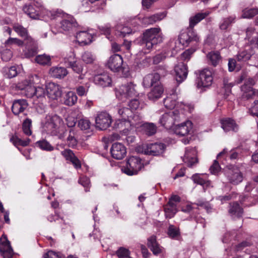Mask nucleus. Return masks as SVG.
I'll list each match as a JSON object with an SVG mask.
<instances>
[{"label":"nucleus","instance_id":"obj_1","mask_svg":"<svg viewBox=\"0 0 258 258\" xmlns=\"http://www.w3.org/2000/svg\"><path fill=\"white\" fill-rule=\"evenodd\" d=\"M118 113L122 117V119H116L115 121L112 126L114 129L118 128L127 129L129 127L136 128L142 127L143 129H156L157 128L156 125L153 123H142L140 122L135 123L132 120H127L126 118H128L130 117H132L133 115V111L130 108L126 107L119 108L118 110Z\"/></svg>","mask_w":258,"mask_h":258},{"label":"nucleus","instance_id":"obj_2","mask_svg":"<svg viewBox=\"0 0 258 258\" xmlns=\"http://www.w3.org/2000/svg\"><path fill=\"white\" fill-rule=\"evenodd\" d=\"M162 41L163 37L160 29L153 28L146 30L143 33L142 44L149 50Z\"/></svg>","mask_w":258,"mask_h":258},{"label":"nucleus","instance_id":"obj_3","mask_svg":"<svg viewBox=\"0 0 258 258\" xmlns=\"http://www.w3.org/2000/svg\"><path fill=\"white\" fill-rule=\"evenodd\" d=\"M136 86V85L130 82L116 88L115 94L116 97L119 100L124 102L130 97L136 96L138 93L135 88Z\"/></svg>","mask_w":258,"mask_h":258},{"label":"nucleus","instance_id":"obj_4","mask_svg":"<svg viewBox=\"0 0 258 258\" xmlns=\"http://www.w3.org/2000/svg\"><path fill=\"white\" fill-rule=\"evenodd\" d=\"M143 165L141 159L137 156H132L128 158L126 166L122 170L128 175L137 174L142 169Z\"/></svg>","mask_w":258,"mask_h":258},{"label":"nucleus","instance_id":"obj_5","mask_svg":"<svg viewBox=\"0 0 258 258\" xmlns=\"http://www.w3.org/2000/svg\"><path fill=\"white\" fill-rule=\"evenodd\" d=\"M179 42L183 46H188L190 44L197 43L199 40V37L194 29L187 28L186 31L180 33L179 36Z\"/></svg>","mask_w":258,"mask_h":258},{"label":"nucleus","instance_id":"obj_6","mask_svg":"<svg viewBox=\"0 0 258 258\" xmlns=\"http://www.w3.org/2000/svg\"><path fill=\"white\" fill-rule=\"evenodd\" d=\"M62 120L56 114H48L42 119L41 127L48 129L58 128L61 127Z\"/></svg>","mask_w":258,"mask_h":258},{"label":"nucleus","instance_id":"obj_7","mask_svg":"<svg viewBox=\"0 0 258 258\" xmlns=\"http://www.w3.org/2000/svg\"><path fill=\"white\" fill-rule=\"evenodd\" d=\"M112 117L107 112L97 113L95 117V126L98 129H107L111 126Z\"/></svg>","mask_w":258,"mask_h":258},{"label":"nucleus","instance_id":"obj_8","mask_svg":"<svg viewBox=\"0 0 258 258\" xmlns=\"http://www.w3.org/2000/svg\"><path fill=\"white\" fill-rule=\"evenodd\" d=\"M180 201V197L177 195L171 197L164 208L166 218H171L174 216L177 212V204Z\"/></svg>","mask_w":258,"mask_h":258},{"label":"nucleus","instance_id":"obj_9","mask_svg":"<svg viewBox=\"0 0 258 258\" xmlns=\"http://www.w3.org/2000/svg\"><path fill=\"white\" fill-rule=\"evenodd\" d=\"M213 82L212 71L207 68L203 69L200 74L197 82L198 88H206L210 86Z\"/></svg>","mask_w":258,"mask_h":258},{"label":"nucleus","instance_id":"obj_10","mask_svg":"<svg viewBox=\"0 0 258 258\" xmlns=\"http://www.w3.org/2000/svg\"><path fill=\"white\" fill-rule=\"evenodd\" d=\"M64 59L66 65L71 68L74 72L77 74L82 73L83 66L81 62L76 59L74 52H70Z\"/></svg>","mask_w":258,"mask_h":258},{"label":"nucleus","instance_id":"obj_11","mask_svg":"<svg viewBox=\"0 0 258 258\" xmlns=\"http://www.w3.org/2000/svg\"><path fill=\"white\" fill-rule=\"evenodd\" d=\"M229 182L237 184L242 180V175L239 169L233 166L227 168L225 173Z\"/></svg>","mask_w":258,"mask_h":258},{"label":"nucleus","instance_id":"obj_12","mask_svg":"<svg viewBox=\"0 0 258 258\" xmlns=\"http://www.w3.org/2000/svg\"><path fill=\"white\" fill-rule=\"evenodd\" d=\"M0 252L4 258H12L14 254L10 242L5 234L0 238Z\"/></svg>","mask_w":258,"mask_h":258},{"label":"nucleus","instance_id":"obj_13","mask_svg":"<svg viewBox=\"0 0 258 258\" xmlns=\"http://www.w3.org/2000/svg\"><path fill=\"white\" fill-rule=\"evenodd\" d=\"M107 65L111 71L114 72H119L123 68L122 57L119 54L112 55L109 57Z\"/></svg>","mask_w":258,"mask_h":258},{"label":"nucleus","instance_id":"obj_14","mask_svg":"<svg viewBox=\"0 0 258 258\" xmlns=\"http://www.w3.org/2000/svg\"><path fill=\"white\" fill-rule=\"evenodd\" d=\"M197 155V152L195 148H186L182 160L188 167H192L198 162Z\"/></svg>","mask_w":258,"mask_h":258},{"label":"nucleus","instance_id":"obj_15","mask_svg":"<svg viewBox=\"0 0 258 258\" xmlns=\"http://www.w3.org/2000/svg\"><path fill=\"white\" fill-rule=\"evenodd\" d=\"M166 148V145L162 143L151 144L147 146L145 150V154L147 155L158 156L162 154Z\"/></svg>","mask_w":258,"mask_h":258},{"label":"nucleus","instance_id":"obj_16","mask_svg":"<svg viewBox=\"0 0 258 258\" xmlns=\"http://www.w3.org/2000/svg\"><path fill=\"white\" fill-rule=\"evenodd\" d=\"M17 88L23 91L22 94L28 98H31L34 96V86L28 80H24L19 83Z\"/></svg>","mask_w":258,"mask_h":258},{"label":"nucleus","instance_id":"obj_17","mask_svg":"<svg viewBox=\"0 0 258 258\" xmlns=\"http://www.w3.org/2000/svg\"><path fill=\"white\" fill-rule=\"evenodd\" d=\"M46 89L48 97L51 99H57L61 95V87L54 83H49L46 86Z\"/></svg>","mask_w":258,"mask_h":258},{"label":"nucleus","instance_id":"obj_18","mask_svg":"<svg viewBox=\"0 0 258 258\" xmlns=\"http://www.w3.org/2000/svg\"><path fill=\"white\" fill-rule=\"evenodd\" d=\"M160 76L157 73H153L146 75L143 81V85L146 88L154 87L160 84Z\"/></svg>","mask_w":258,"mask_h":258},{"label":"nucleus","instance_id":"obj_19","mask_svg":"<svg viewBox=\"0 0 258 258\" xmlns=\"http://www.w3.org/2000/svg\"><path fill=\"white\" fill-rule=\"evenodd\" d=\"M174 72L176 80L178 83L183 82L188 74L187 66L183 62H179L175 66Z\"/></svg>","mask_w":258,"mask_h":258},{"label":"nucleus","instance_id":"obj_20","mask_svg":"<svg viewBox=\"0 0 258 258\" xmlns=\"http://www.w3.org/2000/svg\"><path fill=\"white\" fill-rule=\"evenodd\" d=\"M125 147L120 143H114L111 149V153L112 157L117 160L122 159L126 154Z\"/></svg>","mask_w":258,"mask_h":258},{"label":"nucleus","instance_id":"obj_21","mask_svg":"<svg viewBox=\"0 0 258 258\" xmlns=\"http://www.w3.org/2000/svg\"><path fill=\"white\" fill-rule=\"evenodd\" d=\"M28 104L26 100H15L12 106V110L15 115H18L24 112L28 108Z\"/></svg>","mask_w":258,"mask_h":258},{"label":"nucleus","instance_id":"obj_22","mask_svg":"<svg viewBox=\"0 0 258 258\" xmlns=\"http://www.w3.org/2000/svg\"><path fill=\"white\" fill-rule=\"evenodd\" d=\"M14 30L21 37L27 41L26 43L31 45L33 42V39L28 35V31L21 25L15 23L13 25Z\"/></svg>","mask_w":258,"mask_h":258},{"label":"nucleus","instance_id":"obj_23","mask_svg":"<svg viewBox=\"0 0 258 258\" xmlns=\"http://www.w3.org/2000/svg\"><path fill=\"white\" fill-rule=\"evenodd\" d=\"M95 83L103 87L109 86L112 82L111 77L107 73L96 75L94 78Z\"/></svg>","mask_w":258,"mask_h":258},{"label":"nucleus","instance_id":"obj_24","mask_svg":"<svg viewBox=\"0 0 258 258\" xmlns=\"http://www.w3.org/2000/svg\"><path fill=\"white\" fill-rule=\"evenodd\" d=\"M210 14L208 11L200 12L196 14L189 19V28L194 29V27L200 23L202 20L205 19Z\"/></svg>","mask_w":258,"mask_h":258},{"label":"nucleus","instance_id":"obj_25","mask_svg":"<svg viewBox=\"0 0 258 258\" xmlns=\"http://www.w3.org/2000/svg\"><path fill=\"white\" fill-rule=\"evenodd\" d=\"M92 34L88 31H80L76 34L78 42L82 45L90 44L92 42Z\"/></svg>","mask_w":258,"mask_h":258},{"label":"nucleus","instance_id":"obj_26","mask_svg":"<svg viewBox=\"0 0 258 258\" xmlns=\"http://www.w3.org/2000/svg\"><path fill=\"white\" fill-rule=\"evenodd\" d=\"M61 154L66 160L70 161L76 169L81 168V165L79 160L75 156L72 150H64L61 152Z\"/></svg>","mask_w":258,"mask_h":258},{"label":"nucleus","instance_id":"obj_27","mask_svg":"<svg viewBox=\"0 0 258 258\" xmlns=\"http://www.w3.org/2000/svg\"><path fill=\"white\" fill-rule=\"evenodd\" d=\"M163 87L160 84L157 85L151 89V91L148 94L149 99L152 101H155L160 97L163 93Z\"/></svg>","mask_w":258,"mask_h":258},{"label":"nucleus","instance_id":"obj_28","mask_svg":"<svg viewBox=\"0 0 258 258\" xmlns=\"http://www.w3.org/2000/svg\"><path fill=\"white\" fill-rule=\"evenodd\" d=\"M243 212V209L237 203H233L230 205L229 213L233 218L241 217Z\"/></svg>","mask_w":258,"mask_h":258},{"label":"nucleus","instance_id":"obj_29","mask_svg":"<svg viewBox=\"0 0 258 258\" xmlns=\"http://www.w3.org/2000/svg\"><path fill=\"white\" fill-rule=\"evenodd\" d=\"M76 26V23L74 19L70 18L68 19L62 20L60 23L59 27L61 31H69L72 30Z\"/></svg>","mask_w":258,"mask_h":258},{"label":"nucleus","instance_id":"obj_30","mask_svg":"<svg viewBox=\"0 0 258 258\" xmlns=\"http://www.w3.org/2000/svg\"><path fill=\"white\" fill-rule=\"evenodd\" d=\"M50 75L55 78H62L68 74L66 69L62 67L51 68L49 72Z\"/></svg>","mask_w":258,"mask_h":258},{"label":"nucleus","instance_id":"obj_31","mask_svg":"<svg viewBox=\"0 0 258 258\" xmlns=\"http://www.w3.org/2000/svg\"><path fill=\"white\" fill-rule=\"evenodd\" d=\"M166 17L164 12L154 14L149 17H146L143 19V22L146 24H152L157 21H161Z\"/></svg>","mask_w":258,"mask_h":258},{"label":"nucleus","instance_id":"obj_32","mask_svg":"<svg viewBox=\"0 0 258 258\" xmlns=\"http://www.w3.org/2000/svg\"><path fill=\"white\" fill-rule=\"evenodd\" d=\"M148 245L154 254H158L161 252V248L157 242L156 236L154 235L148 238Z\"/></svg>","mask_w":258,"mask_h":258},{"label":"nucleus","instance_id":"obj_33","mask_svg":"<svg viewBox=\"0 0 258 258\" xmlns=\"http://www.w3.org/2000/svg\"><path fill=\"white\" fill-rule=\"evenodd\" d=\"M23 11L30 18L33 19H39L38 8L35 6H26L23 8Z\"/></svg>","mask_w":258,"mask_h":258},{"label":"nucleus","instance_id":"obj_34","mask_svg":"<svg viewBox=\"0 0 258 258\" xmlns=\"http://www.w3.org/2000/svg\"><path fill=\"white\" fill-rule=\"evenodd\" d=\"M241 88L243 92L242 97L243 99H251L256 95V91L250 86L247 87L246 84L242 86Z\"/></svg>","mask_w":258,"mask_h":258},{"label":"nucleus","instance_id":"obj_35","mask_svg":"<svg viewBox=\"0 0 258 258\" xmlns=\"http://www.w3.org/2000/svg\"><path fill=\"white\" fill-rule=\"evenodd\" d=\"M251 50H244L242 51H240L237 55V59L238 61H246L249 60L251 57V58H255L256 59V61L258 63V56H253V54L251 53Z\"/></svg>","mask_w":258,"mask_h":258},{"label":"nucleus","instance_id":"obj_36","mask_svg":"<svg viewBox=\"0 0 258 258\" xmlns=\"http://www.w3.org/2000/svg\"><path fill=\"white\" fill-rule=\"evenodd\" d=\"M115 29L118 32V35L124 37L126 34L132 33L136 31L135 29H132L128 25H124L121 24H117L115 27Z\"/></svg>","mask_w":258,"mask_h":258},{"label":"nucleus","instance_id":"obj_37","mask_svg":"<svg viewBox=\"0 0 258 258\" xmlns=\"http://www.w3.org/2000/svg\"><path fill=\"white\" fill-rule=\"evenodd\" d=\"M10 142H12L15 146H22L25 147L28 146L30 142V140L27 138L23 140L16 134L12 135L10 138Z\"/></svg>","mask_w":258,"mask_h":258},{"label":"nucleus","instance_id":"obj_38","mask_svg":"<svg viewBox=\"0 0 258 258\" xmlns=\"http://www.w3.org/2000/svg\"><path fill=\"white\" fill-rule=\"evenodd\" d=\"M171 131H173V133L178 137H183L181 141L184 144L189 143L191 139V133H190V131H191L192 130H182L183 132H180V130H178Z\"/></svg>","mask_w":258,"mask_h":258},{"label":"nucleus","instance_id":"obj_39","mask_svg":"<svg viewBox=\"0 0 258 258\" xmlns=\"http://www.w3.org/2000/svg\"><path fill=\"white\" fill-rule=\"evenodd\" d=\"M82 6L85 12L89 11L95 6H99L101 2L100 0H81Z\"/></svg>","mask_w":258,"mask_h":258},{"label":"nucleus","instance_id":"obj_40","mask_svg":"<svg viewBox=\"0 0 258 258\" xmlns=\"http://www.w3.org/2000/svg\"><path fill=\"white\" fill-rule=\"evenodd\" d=\"M78 97L76 94L72 92H68L64 97V104L68 106H73L77 102Z\"/></svg>","mask_w":258,"mask_h":258},{"label":"nucleus","instance_id":"obj_41","mask_svg":"<svg viewBox=\"0 0 258 258\" xmlns=\"http://www.w3.org/2000/svg\"><path fill=\"white\" fill-rule=\"evenodd\" d=\"M207 58L212 65L217 66L221 60V56L218 51H211L207 54Z\"/></svg>","mask_w":258,"mask_h":258},{"label":"nucleus","instance_id":"obj_42","mask_svg":"<svg viewBox=\"0 0 258 258\" xmlns=\"http://www.w3.org/2000/svg\"><path fill=\"white\" fill-rule=\"evenodd\" d=\"M173 118L168 114H164L160 119V123L165 129H172Z\"/></svg>","mask_w":258,"mask_h":258},{"label":"nucleus","instance_id":"obj_43","mask_svg":"<svg viewBox=\"0 0 258 258\" xmlns=\"http://www.w3.org/2000/svg\"><path fill=\"white\" fill-rule=\"evenodd\" d=\"M221 127L223 128L234 129L238 127L235 121L231 118H225L221 120Z\"/></svg>","mask_w":258,"mask_h":258},{"label":"nucleus","instance_id":"obj_44","mask_svg":"<svg viewBox=\"0 0 258 258\" xmlns=\"http://www.w3.org/2000/svg\"><path fill=\"white\" fill-rule=\"evenodd\" d=\"M51 58L50 56L45 54L38 55L35 59V61L37 63L43 66H50L51 63Z\"/></svg>","mask_w":258,"mask_h":258},{"label":"nucleus","instance_id":"obj_45","mask_svg":"<svg viewBox=\"0 0 258 258\" xmlns=\"http://www.w3.org/2000/svg\"><path fill=\"white\" fill-rule=\"evenodd\" d=\"M191 178L195 183L203 185L204 188H205V187H207L210 185V181L203 179L202 175L200 174L196 173L194 174Z\"/></svg>","mask_w":258,"mask_h":258},{"label":"nucleus","instance_id":"obj_46","mask_svg":"<svg viewBox=\"0 0 258 258\" xmlns=\"http://www.w3.org/2000/svg\"><path fill=\"white\" fill-rule=\"evenodd\" d=\"M258 14V8H245L242 11L241 17L244 19H251Z\"/></svg>","mask_w":258,"mask_h":258},{"label":"nucleus","instance_id":"obj_47","mask_svg":"<svg viewBox=\"0 0 258 258\" xmlns=\"http://www.w3.org/2000/svg\"><path fill=\"white\" fill-rule=\"evenodd\" d=\"M4 71L7 77L9 78L15 77L17 75V69L15 66H12L10 68H5Z\"/></svg>","mask_w":258,"mask_h":258},{"label":"nucleus","instance_id":"obj_48","mask_svg":"<svg viewBox=\"0 0 258 258\" xmlns=\"http://www.w3.org/2000/svg\"><path fill=\"white\" fill-rule=\"evenodd\" d=\"M24 44L23 41L17 38L10 37L5 42V44L8 46H10L13 45H16L19 46H22Z\"/></svg>","mask_w":258,"mask_h":258},{"label":"nucleus","instance_id":"obj_49","mask_svg":"<svg viewBox=\"0 0 258 258\" xmlns=\"http://www.w3.org/2000/svg\"><path fill=\"white\" fill-rule=\"evenodd\" d=\"M91 123L87 118H82L78 121V126L81 129H90Z\"/></svg>","mask_w":258,"mask_h":258},{"label":"nucleus","instance_id":"obj_50","mask_svg":"<svg viewBox=\"0 0 258 258\" xmlns=\"http://www.w3.org/2000/svg\"><path fill=\"white\" fill-rule=\"evenodd\" d=\"M82 59L85 63H91L93 62L94 56L90 52L86 51L82 54Z\"/></svg>","mask_w":258,"mask_h":258},{"label":"nucleus","instance_id":"obj_51","mask_svg":"<svg viewBox=\"0 0 258 258\" xmlns=\"http://www.w3.org/2000/svg\"><path fill=\"white\" fill-rule=\"evenodd\" d=\"M164 104L166 108L172 109L176 106V102L170 97H167L164 100Z\"/></svg>","mask_w":258,"mask_h":258},{"label":"nucleus","instance_id":"obj_52","mask_svg":"<svg viewBox=\"0 0 258 258\" xmlns=\"http://www.w3.org/2000/svg\"><path fill=\"white\" fill-rule=\"evenodd\" d=\"M37 144L39 147L43 150L51 151L53 150V147L45 140L38 142Z\"/></svg>","mask_w":258,"mask_h":258},{"label":"nucleus","instance_id":"obj_53","mask_svg":"<svg viewBox=\"0 0 258 258\" xmlns=\"http://www.w3.org/2000/svg\"><path fill=\"white\" fill-rule=\"evenodd\" d=\"M79 183L82 185L85 188V191H88L90 181L89 179L86 176H82L79 180Z\"/></svg>","mask_w":258,"mask_h":258},{"label":"nucleus","instance_id":"obj_54","mask_svg":"<svg viewBox=\"0 0 258 258\" xmlns=\"http://www.w3.org/2000/svg\"><path fill=\"white\" fill-rule=\"evenodd\" d=\"M2 59L5 61H8L12 57V52L9 49H4L1 52Z\"/></svg>","mask_w":258,"mask_h":258},{"label":"nucleus","instance_id":"obj_55","mask_svg":"<svg viewBox=\"0 0 258 258\" xmlns=\"http://www.w3.org/2000/svg\"><path fill=\"white\" fill-rule=\"evenodd\" d=\"M251 245L252 243L249 241H243L235 246V250L237 252L243 250L245 247L250 246Z\"/></svg>","mask_w":258,"mask_h":258},{"label":"nucleus","instance_id":"obj_56","mask_svg":"<svg viewBox=\"0 0 258 258\" xmlns=\"http://www.w3.org/2000/svg\"><path fill=\"white\" fill-rule=\"evenodd\" d=\"M116 254L119 258H125L129 256L130 251L126 248L120 247L117 250Z\"/></svg>","mask_w":258,"mask_h":258},{"label":"nucleus","instance_id":"obj_57","mask_svg":"<svg viewBox=\"0 0 258 258\" xmlns=\"http://www.w3.org/2000/svg\"><path fill=\"white\" fill-rule=\"evenodd\" d=\"M195 48L188 49L184 51L181 55V59L183 60H188L192 54L195 51Z\"/></svg>","mask_w":258,"mask_h":258},{"label":"nucleus","instance_id":"obj_58","mask_svg":"<svg viewBox=\"0 0 258 258\" xmlns=\"http://www.w3.org/2000/svg\"><path fill=\"white\" fill-rule=\"evenodd\" d=\"M128 106L131 110H137L139 108H142V106H140L139 100L136 99L131 100L129 102Z\"/></svg>","mask_w":258,"mask_h":258},{"label":"nucleus","instance_id":"obj_59","mask_svg":"<svg viewBox=\"0 0 258 258\" xmlns=\"http://www.w3.org/2000/svg\"><path fill=\"white\" fill-rule=\"evenodd\" d=\"M220 166L219 164V163L217 161L214 160L213 164L210 167V170L211 171V173L213 174H216L220 170Z\"/></svg>","mask_w":258,"mask_h":258},{"label":"nucleus","instance_id":"obj_60","mask_svg":"<svg viewBox=\"0 0 258 258\" xmlns=\"http://www.w3.org/2000/svg\"><path fill=\"white\" fill-rule=\"evenodd\" d=\"M168 235L171 237H175L178 235V229L173 225H170L168 228Z\"/></svg>","mask_w":258,"mask_h":258},{"label":"nucleus","instance_id":"obj_61","mask_svg":"<svg viewBox=\"0 0 258 258\" xmlns=\"http://www.w3.org/2000/svg\"><path fill=\"white\" fill-rule=\"evenodd\" d=\"M249 112L252 116L258 117V100L253 102V105L249 109Z\"/></svg>","mask_w":258,"mask_h":258},{"label":"nucleus","instance_id":"obj_62","mask_svg":"<svg viewBox=\"0 0 258 258\" xmlns=\"http://www.w3.org/2000/svg\"><path fill=\"white\" fill-rule=\"evenodd\" d=\"M100 31L105 35H108L111 32V25L110 24H106L104 26L99 27Z\"/></svg>","mask_w":258,"mask_h":258},{"label":"nucleus","instance_id":"obj_63","mask_svg":"<svg viewBox=\"0 0 258 258\" xmlns=\"http://www.w3.org/2000/svg\"><path fill=\"white\" fill-rule=\"evenodd\" d=\"M34 95H35L37 98L43 96L45 94V88L42 87H34Z\"/></svg>","mask_w":258,"mask_h":258},{"label":"nucleus","instance_id":"obj_64","mask_svg":"<svg viewBox=\"0 0 258 258\" xmlns=\"http://www.w3.org/2000/svg\"><path fill=\"white\" fill-rule=\"evenodd\" d=\"M43 258H61V257L58 253L50 250L44 255Z\"/></svg>","mask_w":258,"mask_h":258}]
</instances>
